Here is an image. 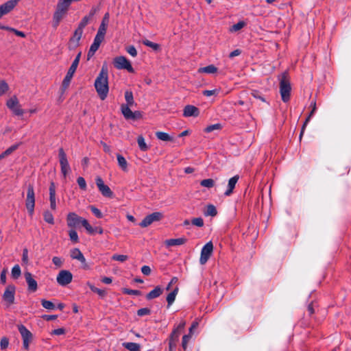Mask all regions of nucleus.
Returning <instances> with one entry per match:
<instances>
[{
    "mask_svg": "<svg viewBox=\"0 0 351 351\" xmlns=\"http://www.w3.org/2000/svg\"><path fill=\"white\" fill-rule=\"evenodd\" d=\"M84 218L79 217L75 213H69L66 217L67 226L71 228H75L79 224L82 223Z\"/></svg>",
    "mask_w": 351,
    "mask_h": 351,
    "instance_id": "obj_16",
    "label": "nucleus"
},
{
    "mask_svg": "<svg viewBox=\"0 0 351 351\" xmlns=\"http://www.w3.org/2000/svg\"><path fill=\"white\" fill-rule=\"evenodd\" d=\"M102 41V40L95 37L94 41L90 45L89 51L87 54L88 60H89L91 57L94 56L95 53L98 50Z\"/></svg>",
    "mask_w": 351,
    "mask_h": 351,
    "instance_id": "obj_21",
    "label": "nucleus"
},
{
    "mask_svg": "<svg viewBox=\"0 0 351 351\" xmlns=\"http://www.w3.org/2000/svg\"><path fill=\"white\" fill-rule=\"evenodd\" d=\"M217 68L213 65L210 64L208 66H204V67H200L198 69L197 72L199 73H208V74H213L217 72Z\"/></svg>",
    "mask_w": 351,
    "mask_h": 351,
    "instance_id": "obj_25",
    "label": "nucleus"
},
{
    "mask_svg": "<svg viewBox=\"0 0 351 351\" xmlns=\"http://www.w3.org/2000/svg\"><path fill=\"white\" fill-rule=\"evenodd\" d=\"M59 161L61 168V173L65 178L71 171L66 154L62 148L58 150Z\"/></svg>",
    "mask_w": 351,
    "mask_h": 351,
    "instance_id": "obj_8",
    "label": "nucleus"
},
{
    "mask_svg": "<svg viewBox=\"0 0 351 351\" xmlns=\"http://www.w3.org/2000/svg\"><path fill=\"white\" fill-rule=\"evenodd\" d=\"M6 106L15 115L21 116L24 113V110L21 108L16 96L10 97L7 101Z\"/></svg>",
    "mask_w": 351,
    "mask_h": 351,
    "instance_id": "obj_10",
    "label": "nucleus"
},
{
    "mask_svg": "<svg viewBox=\"0 0 351 351\" xmlns=\"http://www.w3.org/2000/svg\"><path fill=\"white\" fill-rule=\"evenodd\" d=\"M69 8V7L64 4L60 1H58L56 10L53 16V26L55 28H56L59 25L60 22L66 14Z\"/></svg>",
    "mask_w": 351,
    "mask_h": 351,
    "instance_id": "obj_4",
    "label": "nucleus"
},
{
    "mask_svg": "<svg viewBox=\"0 0 351 351\" xmlns=\"http://www.w3.org/2000/svg\"><path fill=\"white\" fill-rule=\"evenodd\" d=\"M77 261H79L81 263L82 269H86V270L90 269V267H89L88 264L87 263L86 260L84 255L82 256V258H80Z\"/></svg>",
    "mask_w": 351,
    "mask_h": 351,
    "instance_id": "obj_62",
    "label": "nucleus"
},
{
    "mask_svg": "<svg viewBox=\"0 0 351 351\" xmlns=\"http://www.w3.org/2000/svg\"><path fill=\"white\" fill-rule=\"evenodd\" d=\"M25 206L29 214L33 215L35 206V193L34 186L32 184H29L27 186Z\"/></svg>",
    "mask_w": 351,
    "mask_h": 351,
    "instance_id": "obj_5",
    "label": "nucleus"
},
{
    "mask_svg": "<svg viewBox=\"0 0 351 351\" xmlns=\"http://www.w3.org/2000/svg\"><path fill=\"white\" fill-rule=\"evenodd\" d=\"M191 337L192 335H191V334H188V335H184L183 337H182V348L186 350V348H187V344H188V342L190 341V339H191Z\"/></svg>",
    "mask_w": 351,
    "mask_h": 351,
    "instance_id": "obj_49",
    "label": "nucleus"
},
{
    "mask_svg": "<svg viewBox=\"0 0 351 351\" xmlns=\"http://www.w3.org/2000/svg\"><path fill=\"white\" fill-rule=\"evenodd\" d=\"M107 27L108 25L105 24H100L95 38L104 40L106 33Z\"/></svg>",
    "mask_w": 351,
    "mask_h": 351,
    "instance_id": "obj_31",
    "label": "nucleus"
},
{
    "mask_svg": "<svg viewBox=\"0 0 351 351\" xmlns=\"http://www.w3.org/2000/svg\"><path fill=\"white\" fill-rule=\"evenodd\" d=\"M239 176H234L228 180V189L225 191L224 194L226 196H229L232 194L233 189H234L236 184L239 180Z\"/></svg>",
    "mask_w": 351,
    "mask_h": 351,
    "instance_id": "obj_22",
    "label": "nucleus"
},
{
    "mask_svg": "<svg viewBox=\"0 0 351 351\" xmlns=\"http://www.w3.org/2000/svg\"><path fill=\"white\" fill-rule=\"evenodd\" d=\"M311 107H312V110L311 111L309 115L308 116V117L306 118L304 123V125L302 127V131L303 132V130L304 128V127L306 126V123L309 121L311 117L314 114L315 112L316 111V102L315 101H312L311 103ZM302 134V132H301V134L300 136Z\"/></svg>",
    "mask_w": 351,
    "mask_h": 351,
    "instance_id": "obj_40",
    "label": "nucleus"
},
{
    "mask_svg": "<svg viewBox=\"0 0 351 351\" xmlns=\"http://www.w3.org/2000/svg\"><path fill=\"white\" fill-rule=\"evenodd\" d=\"M221 124L216 123V124L210 125L206 127L205 128L204 131L208 133V132H213L215 130H219V129H221Z\"/></svg>",
    "mask_w": 351,
    "mask_h": 351,
    "instance_id": "obj_55",
    "label": "nucleus"
},
{
    "mask_svg": "<svg viewBox=\"0 0 351 351\" xmlns=\"http://www.w3.org/2000/svg\"><path fill=\"white\" fill-rule=\"evenodd\" d=\"M49 202L50 208L53 210H56V186L54 182H51L49 186Z\"/></svg>",
    "mask_w": 351,
    "mask_h": 351,
    "instance_id": "obj_19",
    "label": "nucleus"
},
{
    "mask_svg": "<svg viewBox=\"0 0 351 351\" xmlns=\"http://www.w3.org/2000/svg\"><path fill=\"white\" fill-rule=\"evenodd\" d=\"M95 182L99 191L104 197H112L113 196L112 191L108 186L104 184L101 177L97 176L95 179Z\"/></svg>",
    "mask_w": 351,
    "mask_h": 351,
    "instance_id": "obj_13",
    "label": "nucleus"
},
{
    "mask_svg": "<svg viewBox=\"0 0 351 351\" xmlns=\"http://www.w3.org/2000/svg\"><path fill=\"white\" fill-rule=\"evenodd\" d=\"M141 272L145 276H149L151 274L152 270L149 266L148 265H143L141 267Z\"/></svg>",
    "mask_w": 351,
    "mask_h": 351,
    "instance_id": "obj_64",
    "label": "nucleus"
},
{
    "mask_svg": "<svg viewBox=\"0 0 351 351\" xmlns=\"http://www.w3.org/2000/svg\"><path fill=\"white\" fill-rule=\"evenodd\" d=\"M42 306L47 309L51 310L55 308V305L51 301L46 300H41Z\"/></svg>",
    "mask_w": 351,
    "mask_h": 351,
    "instance_id": "obj_48",
    "label": "nucleus"
},
{
    "mask_svg": "<svg viewBox=\"0 0 351 351\" xmlns=\"http://www.w3.org/2000/svg\"><path fill=\"white\" fill-rule=\"evenodd\" d=\"M123 346L130 351H140L141 346L138 343L133 342H124Z\"/></svg>",
    "mask_w": 351,
    "mask_h": 351,
    "instance_id": "obj_28",
    "label": "nucleus"
},
{
    "mask_svg": "<svg viewBox=\"0 0 351 351\" xmlns=\"http://www.w3.org/2000/svg\"><path fill=\"white\" fill-rule=\"evenodd\" d=\"M186 326V322L181 320L180 324L174 328L170 335L169 339V348L170 351L176 348L177 342L179 340L180 335Z\"/></svg>",
    "mask_w": 351,
    "mask_h": 351,
    "instance_id": "obj_3",
    "label": "nucleus"
},
{
    "mask_svg": "<svg viewBox=\"0 0 351 351\" xmlns=\"http://www.w3.org/2000/svg\"><path fill=\"white\" fill-rule=\"evenodd\" d=\"M178 287H176L173 290L167 295V302L168 304V307H169L174 302L176 297L178 293Z\"/></svg>",
    "mask_w": 351,
    "mask_h": 351,
    "instance_id": "obj_27",
    "label": "nucleus"
},
{
    "mask_svg": "<svg viewBox=\"0 0 351 351\" xmlns=\"http://www.w3.org/2000/svg\"><path fill=\"white\" fill-rule=\"evenodd\" d=\"M125 99L126 104H123L124 105H128V106H133L135 104L133 93L130 90H126L125 92Z\"/></svg>",
    "mask_w": 351,
    "mask_h": 351,
    "instance_id": "obj_30",
    "label": "nucleus"
},
{
    "mask_svg": "<svg viewBox=\"0 0 351 351\" xmlns=\"http://www.w3.org/2000/svg\"><path fill=\"white\" fill-rule=\"evenodd\" d=\"M15 293L16 287L14 285H10L6 287L2 298L7 306H10L14 303Z\"/></svg>",
    "mask_w": 351,
    "mask_h": 351,
    "instance_id": "obj_9",
    "label": "nucleus"
},
{
    "mask_svg": "<svg viewBox=\"0 0 351 351\" xmlns=\"http://www.w3.org/2000/svg\"><path fill=\"white\" fill-rule=\"evenodd\" d=\"M82 225L85 228L89 234H93L95 233V229L89 224L88 221L86 219L82 220Z\"/></svg>",
    "mask_w": 351,
    "mask_h": 351,
    "instance_id": "obj_47",
    "label": "nucleus"
},
{
    "mask_svg": "<svg viewBox=\"0 0 351 351\" xmlns=\"http://www.w3.org/2000/svg\"><path fill=\"white\" fill-rule=\"evenodd\" d=\"M162 293V289L160 286H157L147 294L146 298L147 300H152L159 297Z\"/></svg>",
    "mask_w": 351,
    "mask_h": 351,
    "instance_id": "obj_24",
    "label": "nucleus"
},
{
    "mask_svg": "<svg viewBox=\"0 0 351 351\" xmlns=\"http://www.w3.org/2000/svg\"><path fill=\"white\" fill-rule=\"evenodd\" d=\"M12 277L14 279H17L21 274V267L19 265H15L11 271Z\"/></svg>",
    "mask_w": 351,
    "mask_h": 351,
    "instance_id": "obj_41",
    "label": "nucleus"
},
{
    "mask_svg": "<svg viewBox=\"0 0 351 351\" xmlns=\"http://www.w3.org/2000/svg\"><path fill=\"white\" fill-rule=\"evenodd\" d=\"M291 86L288 74L284 73L282 75L280 82V93L282 100L284 102H288L290 100Z\"/></svg>",
    "mask_w": 351,
    "mask_h": 351,
    "instance_id": "obj_2",
    "label": "nucleus"
},
{
    "mask_svg": "<svg viewBox=\"0 0 351 351\" xmlns=\"http://www.w3.org/2000/svg\"><path fill=\"white\" fill-rule=\"evenodd\" d=\"M25 280L27 283L28 290L31 292H35L38 289L37 282L33 278L32 274L26 271L24 274Z\"/></svg>",
    "mask_w": 351,
    "mask_h": 351,
    "instance_id": "obj_17",
    "label": "nucleus"
},
{
    "mask_svg": "<svg viewBox=\"0 0 351 351\" xmlns=\"http://www.w3.org/2000/svg\"><path fill=\"white\" fill-rule=\"evenodd\" d=\"M147 217L149 218L151 223H152L154 221H158L162 218V214L160 212H154Z\"/></svg>",
    "mask_w": 351,
    "mask_h": 351,
    "instance_id": "obj_38",
    "label": "nucleus"
},
{
    "mask_svg": "<svg viewBox=\"0 0 351 351\" xmlns=\"http://www.w3.org/2000/svg\"><path fill=\"white\" fill-rule=\"evenodd\" d=\"M143 43L147 47L152 48L154 50H158L159 48V45L156 43H154L149 40H145L143 41Z\"/></svg>",
    "mask_w": 351,
    "mask_h": 351,
    "instance_id": "obj_53",
    "label": "nucleus"
},
{
    "mask_svg": "<svg viewBox=\"0 0 351 351\" xmlns=\"http://www.w3.org/2000/svg\"><path fill=\"white\" fill-rule=\"evenodd\" d=\"M186 241H187V239L186 238L180 237V238H178V239H167L165 241V243L167 247L182 245L186 243Z\"/></svg>",
    "mask_w": 351,
    "mask_h": 351,
    "instance_id": "obj_23",
    "label": "nucleus"
},
{
    "mask_svg": "<svg viewBox=\"0 0 351 351\" xmlns=\"http://www.w3.org/2000/svg\"><path fill=\"white\" fill-rule=\"evenodd\" d=\"M191 223L197 227H202L204 226V220L202 217L193 218Z\"/></svg>",
    "mask_w": 351,
    "mask_h": 351,
    "instance_id": "obj_56",
    "label": "nucleus"
},
{
    "mask_svg": "<svg viewBox=\"0 0 351 351\" xmlns=\"http://www.w3.org/2000/svg\"><path fill=\"white\" fill-rule=\"evenodd\" d=\"M200 185L203 187L210 189L215 186V181L211 178L204 179L200 182Z\"/></svg>",
    "mask_w": 351,
    "mask_h": 351,
    "instance_id": "obj_39",
    "label": "nucleus"
},
{
    "mask_svg": "<svg viewBox=\"0 0 351 351\" xmlns=\"http://www.w3.org/2000/svg\"><path fill=\"white\" fill-rule=\"evenodd\" d=\"M117 162L119 167L124 171H128V162L125 158L121 154L117 155Z\"/></svg>",
    "mask_w": 351,
    "mask_h": 351,
    "instance_id": "obj_29",
    "label": "nucleus"
},
{
    "mask_svg": "<svg viewBox=\"0 0 351 351\" xmlns=\"http://www.w3.org/2000/svg\"><path fill=\"white\" fill-rule=\"evenodd\" d=\"M246 23L241 21L238 22L237 23L233 25L232 27H230L229 32L231 33L236 32L241 29L243 27L245 26Z\"/></svg>",
    "mask_w": 351,
    "mask_h": 351,
    "instance_id": "obj_36",
    "label": "nucleus"
},
{
    "mask_svg": "<svg viewBox=\"0 0 351 351\" xmlns=\"http://www.w3.org/2000/svg\"><path fill=\"white\" fill-rule=\"evenodd\" d=\"M82 34L83 31L79 28L75 30L73 36L70 38L69 42L68 47L70 50H73L79 46Z\"/></svg>",
    "mask_w": 351,
    "mask_h": 351,
    "instance_id": "obj_14",
    "label": "nucleus"
},
{
    "mask_svg": "<svg viewBox=\"0 0 351 351\" xmlns=\"http://www.w3.org/2000/svg\"><path fill=\"white\" fill-rule=\"evenodd\" d=\"M131 106H128V105L122 104L121 106V111L124 117V118L127 120H131L132 116V111L130 109Z\"/></svg>",
    "mask_w": 351,
    "mask_h": 351,
    "instance_id": "obj_26",
    "label": "nucleus"
},
{
    "mask_svg": "<svg viewBox=\"0 0 351 351\" xmlns=\"http://www.w3.org/2000/svg\"><path fill=\"white\" fill-rule=\"evenodd\" d=\"M213 251V244L211 241L206 243L201 250V254L199 258V263L201 265L206 263L209 258L210 257Z\"/></svg>",
    "mask_w": 351,
    "mask_h": 351,
    "instance_id": "obj_11",
    "label": "nucleus"
},
{
    "mask_svg": "<svg viewBox=\"0 0 351 351\" xmlns=\"http://www.w3.org/2000/svg\"><path fill=\"white\" fill-rule=\"evenodd\" d=\"M69 235L70 237V240L76 243L79 241V238L77 232L75 230H70L69 232Z\"/></svg>",
    "mask_w": 351,
    "mask_h": 351,
    "instance_id": "obj_46",
    "label": "nucleus"
},
{
    "mask_svg": "<svg viewBox=\"0 0 351 351\" xmlns=\"http://www.w3.org/2000/svg\"><path fill=\"white\" fill-rule=\"evenodd\" d=\"M9 345V339L4 337L1 339L0 347L1 350H5L8 348Z\"/></svg>",
    "mask_w": 351,
    "mask_h": 351,
    "instance_id": "obj_58",
    "label": "nucleus"
},
{
    "mask_svg": "<svg viewBox=\"0 0 351 351\" xmlns=\"http://www.w3.org/2000/svg\"><path fill=\"white\" fill-rule=\"evenodd\" d=\"M19 0H10L0 5V19L10 13L18 4Z\"/></svg>",
    "mask_w": 351,
    "mask_h": 351,
    "instance_id": "obj_15",
    "label": "nucleus"
},
{
    "mask_svg": "<svg viewBox=\"0 0 351 351\" xmlns=\"http://www.w3.org/2000/svg\"><path fill=\"white\" fill-rule=\"evenodd\" d=\"M122 292L123 293L128 294V295H141V291H140L130 289H127V288L122 289Z\"/></svg>",
    "mask_w": 351,
    "mask_h": 351,
    "instance_id": "obj_52",
    "label": "nucleus"
},
{
    "mask_svg": "<svg viewBox=\"0 0 351 351\" xmlns=\"http://www.w3.org/2000/svg\"><path fill=\"white\" fill-rule=\"evenodd\" d=\"M43 216H44V219L47 223H50V224L54 223V219H53V216L51 213H50L48 210H46L44 212Z\"/></svg>",
    "mask_w": 351,
    "mask_h": 351,
    "instance_id": "obj_42",
    "label": "nucleus"
},
{
    "mask_svg": "<svg viewBox=\"0 0 351 351\" xmlns=\"http://www.w3.org/2000/svg\"><path fill=\"white\" fill-rule=\"evenodd\" d=\"M77 68V66L71 64V65L70 68L69 69V71L62 82V86L64 88H66L69 85L71 80Z\"/></svg>",
    "mask_w": 351,
    "mask_h": 351,
    "instance_id": "obj_20",
    "label": "nucleus"
},
{
    "mask_svg": "<svg viewBox=\"0 0 351 351\" xmlns=\"http://www.w3.org/2000/svg\"><path fill=\"white\" fill-rule=\"evenodd\" d=\"M90 20L91 19H90V17L88 16H84L80 22L77 28L83 31L84 28L88 24Z\"/></svg>",
    "mask_w": 351,
    "mask_h": 351,
    "instance_id": "obj_44",
    "label": "nucleus"
},
{
    "mask_svg": "<svg viewBox=\"0 0 351 351\" xmlns=\"http://www.w3.org/2000/svg\"><path fill=\"white\" fill-rule=\"evenodd\" d=\"M19 147V144H15L8 148L5 152L1 153L4 158L10 155L12 152H14Z\"/></svg>",
    "mask_w": 351,
    "mask_h": 351,
    "instance_id": "obj_45",
    "label": "nucleus"
},
{
    "mask_svg": "<svg viewBox=\"0 0 351 351\" xmlns=\"http://www.w3.org/2000/svg\"><path fill=\"white\" fill-rule=\"evenodd\" d=\"M18 330L23 339V347L25 350L29 349V344L33 340L32 333L23 324L18 326Z\"/></svg>",
    "mask_w": 351,
    "mask_h": 351,
    "instance_id": "obj_6",
    "label": "nucleus"
},
{
    "mask_svg": "<svg viewBox=\"0 0 351 351\" xmlns=\"http://www.w3.org/2000/svg\"><path fill=\"white\" fill-rule=\"evenodd\" d=\"M114 66L117 69H125L130 73H134L131 62L125 56H117L114 58Z\"/></svg>",
    "mask_w": 351,
    "mask_h": 351,
    "instance_id": "obj_7",
    "label": "nucleus"
},
{
    "mask_svg": "<svg viewBox=\"0 0 351 351\" xmlns=\"http://www.w3.org/2000/svg\"><path fill=\"white\" fill-rule=\"evenodd\" d=\"M95 90L101 100H104L108 94V71L106 66H103L97 77L95 84Z\"/></svg>",
    "mask_w": 351,
    "mask_h": 351,
    "instance_id": "obj_1",
    "label": "nucleus"
},
{
    "mask_svg": "<svg viewBox=\"0 0 351 351\" xmlns=\"http://www.w3.org/2000/svg\"><path fill=\"white\" fill-rule=\"evenodd\" d=\"M83 254L78 248H74L71 250V257L72 259L78 260L80 258H82Z\"/></svg>",
    "mask_w": 351,
    "mask_h": 351,
    "instance_id": "obj_43",
    "label": "nucleus"
},
{
    "mask_svg": "<svg viewBox=\"0 0 351 351\" xmlns=\"http://www.w3.org/2000/svg\"><path fill=\"white\" fill-rule=\"evenodd\" d=\"M156 136L161 141H171L173 140V138L171 137L169 134L164 132H156Z\"/></svg>",
    "mask_w": 351,
    "mask_h": 351,
    "instance_id": "obj_35",
    "label": "nucleus"
},
{
    "mask_svg": "<svg viewBox=\"0 0 351 351\" xmlns=\"http://www.w3.org/2000/svg\"><path fill=\"white\" fill-rule=\"evenodd\" d=\"M92 213L99 219H101L103 217V215L101 213V212L96 207L93 206H91L90 207Z\"/></svg>",
    "mask_w": 351,
    "mask_h": 351,
    "instance_id": "obj_61",
    "label": "nucleus"
},
{
    "mask_svg": "<svg viewBox=\"0 0 351 351\" xmlns=\"http://www.w3.org/2000/svg\"><path fill=\"white\" fill-rule=\"evenodd\" d=\"M112 259L114 261L124 262L128 259V256L127 255L123 254H114L112 256Z\"/></svg>",
    "mask_w": 351,
    "mask_h": 351,
    "instance_id": "obj_51",
    "label": "nucleus"
},
{
    "mask_svg": "<svg viewBox=\"0 0 351 351\" xmlns=\"http://www.w3.org/2000/svg\"><path fill=\"white\" fill-rule=\"evenodd\" d=\"M152 223L149 220V218L146 216L143 220L142 221L139 223V226L142 228H146L147 226H149V225H151Z\"/></svg>",
    "mask_w": 351,
    "mask_h": 351,
    "instance_id": "obj_63",
    "label": "nucleus"
},
{
    "mask_svg": "<svg viewBox=\"0 0 351 351\" xmlns=\"http://www.w3.org/2000/svg\"><path fill=\"white\" fill-rule=\"evenodd\" d=\"M137 143L139 147V149L143 152H146L148 150L149 147L145 143V138L143 136H138L137 138Z\"/></svg>",
    "mask_w": 351,
    "mask_h": 351,
    "instance_id": "obj_33",
    "label": "nucleus"
},
{
    "mask_svg": "<svg viewBox=\"0 0 351 351\" xmlns=\"http://www.w3.org/2000/svg\"><path fill=\"white\" fill-rule=\"evenodd\" d=\"M87 285L89 287L90 289L92 291L97 293L101 298H104L107 294L106 291L104 289H98L92 284H90V282H88Z\"/></svg>",
    "mask_w": 351,
    "mask_h": 351,
    "instance_id": "obj_34",
    "label": "nucleus"
},
{
    "mask_svg": "<svg viewBox=\"0 0 351 351\" xmlns=\"http://www.w3.org/2000/svg\"><path fill=\"white\" fill-rule=\"evenodd\" d=\"M72 280L73 274L70 271L65 269L61 270L56 277L57 282L63 287L71 283Z\"/></svg>",
    "mask_w": 351,
    "mask_h": 351,
    "instance_id": "obj_12",
    "label": "nucleus"
},
{
    "mask_svg": "<svg viewBox=\"0 0 351 351\" xmlns=\"http://www.w3.org/2000/svg\"><path fill=\"white\" fill-rule=\"evenodd\" d=\"M219 93V89L204 90L202 91V94L206 97H210L214 95H217Z\"/></svg>",
    "mask_w": 351,
    "mask_h": 351,
    "instance_id": "obj_54",
    "label": "nucleus"
},
{
    "mask_svg": "<svg viewBox=\"0 0 351 351\" xmlns=\"http://www.w3.org/2000/svg\"><path fill=\"white\" fill-rule=\"evenodd\" d=\"M52 262L58 268H60L62 266L64 260L61 257L53 256L52 258Z\"/></svg>",
    "mask_w": 351,
    "mask_h": 351,
    "instance_id": "obj_50",
    "label": "nucleus"
},
{
    "mask_svg": "<svg viewBox=\"0 0 351 351\" xmlns=\"http://www.w3.org/2000/svg\"><path fill=\"white\" fill-rule=\"evenodd\" d=\"M204 214L205 216H211V217L216 216L217 214L216 207L213 204H208L206 206V209L204 211Z\"/></svg>",
    "mask_w": 351,
    "mask_h": 351,
    "instance_id": "obj_32",
    "label": "nucleus"
},
{
    "mask_svg": "<svg viewBox=\"0 0 351 351\" xmlns=\"http://www.w3.org/2000/svg\"><path fill=\"white\" fill-rule=\"evenodd\" d=\"M127 52L131 55L132 57H136L137 56V51L134 46L130 45L126 48Z\"/></svg>",
    "mask_w": 351,
    "mask_h": 351,
    "instance_id": "obj_60",
    "label": "nucleus"
},
{
    "mask_svg": "<svg viewBox=\"0 0 351 351\" xmlns=\"http://www.w3.org/2000/svg\"><path fill=\"white\" fill-rule=\"evenodd\" d=\"M199 114V109L192 105H187L184 107L183 110V116L185 117H198Z\"/></svg>",
    "mask_w": 351,
    "mask_h": 351,
    "instance_id": "obj_18",
    "label": "nucleus"
},
{
    "mask_svg": "<svg viewBox=\"0 0 351 351\" xmlns=\"http://www.w3.org/2000/svg\"><path fill=\"white\" fill-rule=\"evenodd\" d=\"M8 90V84L5 80H0V97L4 95Z\"/></svg>",
    "mask_w": 351,
    "mask_h": 351,
    "instance_id": "obj_37",
    "label": "nucleus"
},
{
    "mask_svg": "<svg viewBox=\"0 0 351 351\" xmlns=\"http://www.w3.org/2000/svg\"><path fill=\"white\" fill-rule=\"evenodd\" d=\"M77 182L80 186V188L84 191L86 189V182L84 178L79 177L77 179Z\"/></svg>",
    "mask_w": 351,
    "mask_h": 351,
    "instance_id": "obj_57",
    "label": "nucleus"
},
{
    "mask_svg": "<svg viewBox=\"0 0 351 351\" xmlns=\"http://www.w3.org/2000/svg\"><path fill=\"white\" fill-rule=\"evenodd\" d=\"M151 313V311L148 308H142L138 310L137 315L138 316H144L147 315H149Z\"/></svg>",
    "mask_w": 351,
    "mask_h": 351,
    "instance_id": "obj_59",
    "label": "nucleus"
}]
</instances>
